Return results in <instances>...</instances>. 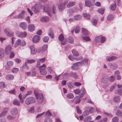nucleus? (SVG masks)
<instances>
[{
	"label": "nucleus",
	"mask_w": 122,
	"mask_h": 122,
	"mask_svg": "<svg viewBox=\"0 0 122 122\" xmlns=\"http://www.w3.org/2000/svg\"><path fill=\"white\" fill-rule=\"evenodd\" d=\"M54 10V6H53L52 9L51 6L49 5H45L43 8L44 11L46 12L50 17L51 14L55 13Z\"/></svg>",
	"instance_id": "nucleus-1"
},
{
	"label": "nucleus",
	"mask_w": 122,
	"mask_h": 122,
	"mask_svg": "<svg viewBox=\"0 0 122 122\" xmlns=\"http://www.w3.org/2000/svg\"><path fill=\"white\" fill-rule=\"evenodd\" d=\"M35 98L33 97H30L27 98L25 101V103L27 105H29L35 103L36 102Z\"/></svg>",
	"instance_id": "nucleus-2"
},
{
	"label": "nucleus",
	"mask_w": 122,
	"mask_h": 122,
	"mask_svg": "<svg viewBox=\"0 0 122 122\" xmlns=\"http://www.w3.org/2000/svg\"><path fill=\"white\" fill-rule=\"evenodd\" d=\"M83 63V61H81L74 64L71 67V69L74 70H77L79 68V66L82 65Z\"/></svg>",
	"instance_id": "nucleus-3"
},
{
	"label": "nucleus",
	"mask_w": 122,
	"mask_h": 122,
	"mask_svg": "<svg viewBox=\"0 0 122 122\" xmlns=\"http://www.w3.org/2000/svg\"><path fill=\"white\" fill-rule=\"evenodd\" d=\"M15 33L17 36L20 37H25L26 36L27 34L25 32H21L16 31L15 32Z\"/></svg>",
	"instance_id": "nucleus-4"
},
{
	"label": "nucleus",
	"mask_w": 122,
	"mask_h": 122,
	"mask_svg": "<svg viewBox=\"0 0 122 122\" xmlns=\"http://www.w3.org/2000/svg\"><path fill=\"white\" fill-rule=\"evenodd\" d=\"M4 32L7 36H13V32L11 31L10 30L6 28L5 29Z\"/></svg>",
	"instance_id": "nucleus-5"
},
{
	"label": "nucleus",
	"mask_w": 122,
	"mask_h": 122,
	"mask_svg": "<svg viewBox=\"0 0 122 122\" xmlns=\"http://www.w3.org/2000/svg\"><path fill=\"white\" fill-rule=\"evenodd\" d=\"M46 58L45 57H44L37 60L36 67L39 68L41 64L43 63L46 60Z\"/></svg>",
	"instance_id": "nucleus-6"
},
{
	"label": "nucleus",
	"mask_w": 122,
	"mask_h": 122,
	"mask_svg": "<svg viewBox=\"0 0 122 122\" xmlns=\"http://www.w3.org/2000/svg\"><path fill=\"white\" fill-rule=\"evenodd\" d=\"M93 2H91L89 0H86L85 1V5L86 6L90 7L94 5V0Z\"/></svg>",
	"instance_id": "nucleus-7"
},
{
	"label": "nucleus",
	"mask_w": 122,
	"mask_h": 122,
	"mask_svg": "<svg viewBox=\"0 0 122 122\" xmlns=\"http://www.w3.org/2000/svg\"><path fill=\"white\" fill-rule=\"evenodd\" d=\"M28 30L30 32H32L35 29V25L33 24H30L28 25Z\"/></svg>",
	"instance_id": "nucleus-8"
},
{
	"label": "nucleus",
	"mask_w": 122,
	"mask_h": 122,
	"mask_svg": "<svg viewBox=\"0 0 122 122\" xmlns=\"http://www.w3.org/2000/svg\"><path fill=\"white\" fill-rule=\"evenodd\" d=\"M19 26L23 30H25L27 28V24L25 22H22L20 23Z\"/></svg>",
	"instance_id": "nucleus-9"
},
{
	"label": "nucleus",
	"mask_w": 122,
	"mask_h": 122,
	"mask_svg": "<svg viewBox=\"0 0 122 122\" xmlns=\"http://www.w3.org/2000/svg\"><path fill=\"white\" fill-rule=\"evenodd\" d=\"M108 66L110 68L114 70L116 69L118 67L117 65L115 63H109L108 64Z\"/></svg>",
	"instance_id": "nucleus-10"
},
{
	"label": "nucleus",
	"mask_w": 122,
	"mask_h": 122,
	"mask_svg": "<svg viewBox=\"0 0 122 122\" xmlns=\"http://www.w3.org/2000/svg\"><path fill=\"white\" fill-rule=\"evenodd\" d=\"M11 47L10 45H8L5 48V51L6 54H9L10 52L11 51Z\"/></svg>",
	"instance_id": "nucleus-11"
},
{
	"label": "nucleus",
	"mask_w": 122,
	"mask_h": 122,
	"mask_svg": "<svg viewBox=\"0 0 122 122\" xmlns=\"http://www.w3.org/2000/svg\"><path fill=\"white\" fill-rule=\"evenodd\" d=\"M37 97H38L36 98L38 100V101L39 102L41 103L43 99V94L42 93L40 94H38V95L37 96Z\"/></svg>",
	"instance_id": "nucleus-12"
},
{
	"label": "nucleus",
	"mask_w": 122,
	"mask_h": 122,
	"mask_svg": "<svg viewBox=\"0 0 122 122\" xmlns=\"http://www.w3.org/2000/svg\"><path fill=\"white\" fill-rule=\"evenodd\" d=\"M40 37L36 35L33 37L32 41L34 43L38 42L40 39Z\"/></svg>",
	"instance_id": "nucleus-13"
},
{
	"label": "nucleus",
	"mask_w": 122,
	"mask_h": 122,
	"mask_svg": "<svg viewBox=\"0 0 122 122\" xmlns=\"http://www.w3.org/2000/svg\"><path fill=\"white\" fill-rule=\"evenodd\" d=\"M30 48L31 51V54L33 55L35 54L36 52V51L34 46L33 45H31L30 46Z\"/></svg>",
	"instance_id": "nucleus-14"
},
{
	"label": "nucleus",
	"mask_w": 122,
	"mask_h": 122,
	"mask_svg": "<svg viewBox=\"0 0 122 122\" xmlns=\"http://www.w3.org/2000/svg\"><path fill=\"white\" fill-rule=\"evenodd\" d=\"M49 18L47 16L43 17L41 18L40 20L42 22H46L48 21Z\"/></svg>",
	"instance_id": "nucleus-15"
},
{
	"label": "nucleus",
	"mask_w": 122,
	"mask_h": 122,
	"mask_svg": "<svg viewBox=\"0 0 122 122\" xmlns=\"http://www.w3.org/2000/svg\"><path fill=\"white\" fill-rule=\"evenodd\" d=\"M14 78V76L12 75L9 74L7 75L5 77L6 79L8 80H13Z\"/></svg>",
	"instance_id": "nucleus-16"
},
{
	"label": "nucleus",
	"mask_w": 122,
	"mask_h": 122,
	"mask_svg": "<svg viewBox=\"0 0 122 122\" xmlns=\"http://www.w3.org/2000/svg\"><path fill=\"white\" fill-rule=\"evenodd\" d=\"M40 74L43 75H45L47 73V71L46 70V69H39Z\"/></svg>",
	"instance_id": "nucleus-17"
},
{
	"label": "nucleus",
	"mask_w": 122,
	"mask_h": 122,
	"mask_svg": "<svg viewBox=\"0 0 122 122\" xmlns=\"http://www.w3.org/2000/svg\"><path fill=\"white\" fill-rule=\"evenodd\" d=\"M117 58V57L114 56H112L110 57L107 56V60L109 61H111L114 60Z\"/></svg>",
	"instance_id": "nucleus-18"
},
{
	"label": "nucleus",
	"mask_w": 122,
	"mask_h": 122,
	"mask_svg": "<svg viewBox=\"0 0 122 122\" xmlns=\"http://www.w3.org/2000/svg\"><path fill=\"white\" fill-rule=\"evenodd\" d=\"M80 99L78 96L76 97L73 99V101L75 102V104L79 103L80 101Z\"/></svg>",
	"instance_id": "nucleus-19"
},
{
	"label": "nucleus",
	"mask_w": 122,
	"mask_h": 122,
	"mask_svg": "<svg viewBox=\"0 0 122 122\" xmlns=\"http://www.w3.org/2000/svg\"><path fill=\"white\" fill-rule=\"evenodd\" d=\"M86 90L84 88H82L81 90H80V94L79 95V97L81 98L82 97L84 94Z\"/></svg>",
	"instance_id": "nucleus-20"
},
{
	"label": "nucleus",
	"mask_w": 122,
	"mask_h": 122,
	"mask_svg": "<svg viewBox=\"0 0 122 122\" xmlns=\"http://www.w3.org/2000/svg\"><path fill=\"white\" fill-rule=\"evenodd\" d=\"M69 76L72 77L76 79H78V78L77 75L75 73L72 72L69 74Z\"/></svg>",
	"instance_id": "nucleus-21"
},
{
	"label": "nucleus",
	"mask_w": 122,
	"mask_h": 122,
	"mask_svg": "<svg viewBox=\"0 0 122 122\" xmlns=\"http://www.w3.org/2000/svg\"><path fill=\"white\" fill-rule=\"evenodd\" d=\"M8 108L4 109L3 111L0 114V116L1 117L4 116L5 115L6 113L8 111Z\"/></svg>",
	"instance_id": "nucleus-22"
},
{
	"label": "nucleus",
	"mask_w": 122,
	"mask_h": 122,
	"mask_svg": "<svg viewBox=\"0 0 122 122\" xmlns=\"http://www.w3.org/2000/svg\"><path fill=\"white\" fill-rule=\"evenodd\" d=\"M10 112L11 114L13 115H15L18 113V111L16 108H14L12 109L11 110Z\"/></svg>",
	"instance_id": "nucleus-23"
},
{
	"label": "nucleus",
	"mask_w": 122,
	"mask_h": 122,
	"mask_svg": "<svg viewBox=\"0 0 122 122\" xmlns=\"http://www.w3.org/2000/svg\"><path fill=\"white\" fill-rule=\"evenodd\" d=\"M32 10L34 12L36 13L38 12L40 10L39 8L37 7L36 6L33 7L32 8Z\"/></svg>",
	"instance_id": "nucleus-24"
},
{
	"label": "nucleus",
	"mask_w": 122,
	"mask_h": 122,
	"mask_svg": "<svg viewBox=\"0 0 122 122\" xmlns=\"http://www.w3.org/2000/svg\"><path fill=\"white\" fill-rule=\"evenodd\" d=\"M76 4V2H69L67 5V7L68 8H70Z\"/></svg>",
	"instance_id": "nucleus-25"
},
{
	"label": "nucleus",
	"mask_w": 122,
	"mask_h": 122,
	"mask_svg": "<svg viewBox=\"0 0 122 122\" xmlns=\"http://www.w3.org/2000/svg\"><path fill=\"white\" fill-rule=\"evenodd\" d=\"M6 85L5 84V82H0V88L3 89L5 88Z\"/></svg>",
	"instance_id": "nucleus-26"
},
{
	"label": "nucleus",
	"mask_w": 122,
	"mask_h": 122,
	"mask_svg": "<svg viewBox=\"0 0 122 122\" xmlns=\"http://www.w3.org/2000/svg\"><path fill=\"white\" fill-rule=\"evenodd\" d=\"M71 52L74 56H79V54L78 52L74 49L72 50Z\"/></svg>",
	"instance_id": "nucleus-27"
},
{
	"label": "nucleus",
	"mask_w": 122,
	"mask_h": 122,
	"mask_svg": "<svg viewBox=\"0 0 122 122\" xmlns=\"http://www.w3.org/2000/svg\"><path fill=\"white\" fill-rule=\"evenodd\" d=\"M108 80V78L107 76H104L101 79V81L103 82H105Z\"/></svg>",
	"instance_id": "nucleus-28"
},
{
	"label": "nucleus",
	"mask_w": 122,
	"mask_h": 122,
	"mask_svg": "<svg viewBox=\"0 0 122 122\" xmlns=\"http://www.w3.org/2000/svg\"><path fill=\"white\" fill-rule=\"evenodd\" d=\"M74 19L77 20H80L81 18V16L79 14L76 15L74 16Z\"/></svg>",
	"instance_id": "nucleus-29"
},
{
	"label": "nucleus",
	"mask_w": 122,
	"mask_h": 122,
	"mask_svg": "<svg viewBox=\"0 0 122 122\" xmlns=\"http://www.w3.org/2000/svg\"><path fill=\"white\" fill-rule=\"evenodd\" d=\"M82 32L83 35L84 36H86L89 34V32H88L87 30L85 29H82Z\"/></svg>",
	"instance_id": "nucleus-30"
},
{
	"label": "nucleus",
	"mask_w": 122,
	"mask_h": 122,
	"mask_svg": "<svg viewBox=\"0 0 122 122\" xmlns=\"http://www.w3.org/2000/svg\"><path fill=\"white\" fill-rule=\"evenodd\" d=\"M13 103L14 105L18 106H19L20 105L19 101L16 99H15L14 100Z\"/></svg>",
	"instance_id": "nucleus-31"
},
{
	"label": "nucleus",
	"mask_w": 122,
	"mask_h": 122,
	"mask_svg": "<svg viewBox=\"0 0 122 122\" xmlns=\"http://www.w3.org/2000/svg\"><path fill=\"white\" fill-rule=\"evenodd\" d=\"M4 50L2 49H0V57L3 56L4 55Z\"/></svg>",
	"instance_id": "nucleus-32"
},
{
	"label": "nucleus",
	"mask_w": 122,
	"mask_h": 122,
	"mask_svg": "<svg viewBox=\"0 0 122 122\" xmlns=\"http://www.w3.org/2000/svg\"><path fill=\"white\" fill-rule=\"evenodd\" d=\"M116 7V3L115 2L114 4L112 5H111L110 9L114 11L115 10Z\"/></svg>",
	"instance_id": "nucleus-33"
},
{
	"label": "nucleus",
	"mask_w": 122,
	"mask_h": 122,
	"mask_svg": "<svg viewBox=\"0 0 122 122\" xmlns=\"http://www.w3.org/2000/svg\"><path fill=\"white\" fill-rule=\"evenodd\" d=\"M36 61L34 59H32V60H28L27 62H25V66H26V63H28L30 64H31L32 63H34Z\"/></svg>",
	"instance_id": "nucleus-34"
},
{
	"label": "nucleus",
	"mask_w": 122,
	"mask_h": 122,
	"mask_svg": "<svg viewBox=\"0 0 122 122\" xmlns=\"http://www.w3.org/2000/svg\"><path fill=\"white\" fill-rule=\"evenodd\" d=\"M65 7V5L63 3H61L58 6V8L60 10H61L64 9Z\"/></svg>",
	"instance_id": "nucleus-35"
},
{
	"label": "nucleus",
	"mask_w": 122,
	"mask_h": 122,
	"mask_svg": "<svg viewBox=\"0 0 122 122\" xmlns=\"http://www.w3.org/2000/svg\"><path fill=\"white\" fill-rule=\"evenodd\" d=\"M81 37L83 40L86 41H88L90 40V39L88 36H82Z\"/></svg>",
	"instance_id": "nucleus-36"
},
{
	"label": "nucleus",
	"mask_w": 122,
	"mask_h": 122,
	"mask_svg": "<svg viewBox=\"0 0 122 122\" xmlns=\"http://www.w3.org/2000/svg\"><path fill=\"white\" fill-rule=\"evenodd\" d=\"M113 99L114 101L116 102H119L120 100V98L119 96H116Z\"/></svg>",
	"instance_id": "nucleus-37"
},
{
	"label": "nucleus",
	"mask_w": 122,
	"mask_h": 122,
	"mask_svg": "<svg viewBox=\"0 0 122 122\" xmlns=\"http://www.w3.org/2000/svg\"><path fill=\"white\" fill-rule=\"evenodd\" d=\"M24 14V12L22 11L20 14L19 15L17 16V18L19 19L22 18L23 17Z\"/></svg>",
	"instance_id": "nucleus-38"
},
{
	"label": "nucleus",
	"mask_w": 122,
	"mask_h": 122,
	"mask_svg": "<svg viewBox=\"0 0 122 122\" xmlns=\"http://www.w3.org/2000/svg\"><path fill=\"white\" fill-rule=\"evenodd\" d=\"M67 85H68V87L70 88H72L74 86L73 83L71 82H67Z\"/></svg>",
	"instance_id": "nucleus-39"
},
{
	"label": "nucleus",
	"mask_w": 122,
	"mask_h": 122,
	"mask_svg": "<svg viewBox=\"0 0 122 122\" xmlns=\"http://www.w3.org/2000/svg\"><path fill=\"white\" fill-rule=\"evenodd\" d=\"M13 64V62L12 61H8L7 62V65L9 67L12 66Z\"/></svg>",
	"instance_id": "nucleus-40"
},
{
	"label": "nucleus",
	"mask_w": 122,
	"mask_h": 122,
	"mask_svg": "<svg viewBox=\"0 0 122 122\" xmlns=\"http://www.w3.org/2000/svg\"><path fill=\"white\" fill-rule=\"evenodd\" d=\"M66 97L69 99H72L74 97L73 95L71 93L68 94L66 96Z\"/></svg>",
	"instance_id": "nucleus-41"
},
{
	"label": "nucleus",
	"mask_w": 122,
	"mask_h": 122,
	"mask_svg": "<svg viewBox=\"0 0 122 122\" xmlns=\"http://www.w3.org/2000/svg\"><path fill=\"white\" fill-rule=\"evenodd\" d=\"M122 89H119L117 90H116L115 92V94H118L119 95H122Z\"/></svg>",
	"instance_id": "nucleus-42"
},
{
	"label": "nucleus",
	"mask_w": 122,
	"mask_h": 122,
	"mask_svg": "<svg viewBox=\"0 0 122 122\" xmlns=\"http://www.w3.org/2000/svg\"><path fill=\"white\" fill-rule=\"evenodd\" d=\"M80 30V28L79 26L77 25L75 29V32L76 33H79Z\"/></svg>",
	"instance_id": "nucleus-43"
},
{
	"label": "nucleus",
	"mask_w": 122,
	"mask_h": 122,
	"mask_svg": "<svg viewBox=\"0 0 122 122\" xmlns=\"http://www.w3.org/2000/svg\"><path fill=\"white\" fill-rule=\"evenodd\" d=\"M48 34L49 36L51 38H53V32L51 30H50L48 32Z\"/></svg>",
	"instance_id": "nucleus-44"
},
{
	"label": "nucleus",
	"mask_w": 122,
	"mask_h": 122,
	"mask_svg": "<svg viewBox=\"0 0 122 122\" xmlns=\"http://www.w3.org/2000/svg\"><path fill=\"white\" fill-rule=\"evenodd\" d=\"M119 120L118 117H114L112 119L113 122H118Z\"/></svg>",
	"instance_id": "nucleus-45"
},
{
	"label": "nucleus",
	"mask_w": 122,
	"mask_h": 122,
	"mask_svg": "<svg viewBox=\"0 0 122 122\" xmlns=\"http://www.w3.org/2000/svg\"><path fill=\"white\" fill-rule=\"evenodd\" d=\"M52 113L50 110L47 111L45 113V115L46 117H48L51 115Z\"/></svg>",
	"instance_id": "nucleus-46"
},
{
	"label": "nucleus",
	"mask_w": 122,
	"mask_h": 122,
	"mask_svg": "<svg viewBox=\"0 0 122 122\" xmlns=\"http://www.w3.org/2000/svg\"><path fill=\"white\" fill-rule=\"evenodd\" d=\"M83 15L85 18L88 19H90V16L89 15L87 14L86 13H83Z\"/></svg>",
	"instance_id": "nucleus-47"
},
{
	"label": "nucleus",
	"mask_w": 122,
	"mask_h": 122,
	"mask_svg": "<svg viewBox=\"0 0 122 122\" xmlns=\"http://www.w3.org/2000/svg\"><path fill=\"white\" fill-rule=\"evenodd\" d=\"M21 40L20 39H18L15 42V46L16 47L21 44Z\"/></svg>",
	"instance_id": "nucleus-48"
},
{
	"label": "nucleus",
	"mask_w": 122,
	"mask_h": 122,
	"mask_svg": "<svg viewBox=\"0 0 122 122\" xmlns=\"http://www.w3.org/2000/svg\"><path fill=\"white\" fill-rule=\"evenodd\" d=\"M68 41L69 43H72L73 42V38L71 37H69L68 38Z\"/></svg>",
	"instance_id": "nucleus-49"
},
{
	"label": "nucleus",
	"mask_w": 122,
	"mask_h": 122,
	"mask_svg": "<svg viewBox=\"0 0 122 122\" xmlns=\"http://www.w3.org/2000/svg\"><path fill=\"white\" fill-rule=\"evenodd\" d=\"M116 115L118 116H122V112L118 110L116 113Z\"/></svg>",
	"instance_id": "nucleus-50"
},
{
	"label": "nucleus",
	"mask_w": 122,
	"mask_h": 122,
	"mask_svg": "<svg viewBox=\"0 0 122 122\" xmlns=\"http://www.w3.org/2000/svg\"><path fill=\"white\" fill-rule=\"evenodd\" d=\"M49 39V37L48 36L44 37L43 38V41L45 42H48Z\"/></svg>",
	"instance_id": "nucleus-51"
},
{
	"label": "nucleus",
	"mask_w": 122,
	"mask_h": 122,
	"mask_svg": "<svg viewBox=\"0 0 122 122\" xmlns=\"http://www.w3.org/2000/svg\"><path fill=\"white\" fill-rule=\"evenodd\" d=\"M100 42L101 43H103L105 41L106 38L105 37L100 36Z\"/></svg>",
	"instance_id": "nucleus-52"
},
{
	"label": "nucleus",
	"mask_w": 122,
	"mask_h": 122,
	"mask_svg": "<svg viewBox=\"0 0 122 122\" xmlns=\"http://www.w3.org/2000/svg\"><path fill=\"white\" fill-rule=\"evenodd\" d=\"M47 45L45 44L42 47V51H46L47 49Z\"/></svg>",
	"instance_id": "nucleus-53"
},
{
	"label": "nucleus",
	"mask_w": 122,
	"mask_h": 122,
	"mask_svg": "<svg viewBox=\"0 0 122 122\" xmlns=\"http://www.w3.org/2000/svg\"><path fill=\"white\" fill-rule=\"evenodd\" d=\"M59 39L60 41L64 40V36L62 34H61L59 37Z\"/></svg>",
	"instance_id": "nucleus-54"
},
{
	"label": "nucleus",
	"mask_w": 122,
	"mask_h": 122,
	"mask_svg": "<svg viewBox=\"0 0 122 122\" xmlns=\"http://www.w3.org/2000/svg\"><path fill=\"white\" fill-rule=\"evenodd\" d=\"M113 18V15H110L108 16L107 17V19L108 20H110L112 19Z\"/></svg>",
	"instance_id": "nucleus-55"
},
{
	"label": "nucleus",
	"mask_w": 122,
	"mask_h": 122,
	"mask_svg": "<svg viewBox=\"0 0 122 122\" xmlns=\"http://www.w3.org/2000/svg\"><path fill=\"white\" fill-rule=\"evenodd\" d=\"M19 71L18 69L17 68H14L11 70V72L13 73H16L17 72Z\"/></svg>",
	"instance_id": "nucleus-56"
},
{
	"label": "nucleus",
	"mask_w": 122,
	"mask_h": 122,
	"mask_svg": "<svg viewBox=\"0 0 122 122\" xmlns=\"http://www.w3.org/2000/svg\"><path fill=\"white\" fill-rule=\"evenodd\" d=\"M97 11L102 14H103L104 12V10L102 8H101L98 9Z\"/></svg>",
	"instance_id": "nucleus-57"
},
{
	"label": "nucleus",
	"mask_w": 122,
	"mask_h": 122,
	"mask_svg": "<svg viewBox=\"0 0 122 122\" xmlns=\"http://www.w3.org/2000/svg\"><path fill=\"white\" fill-rule=\"evenodd\" d=\"M89 113V112L88 111L86 110L83 112V115L84 116H86L88 115Z\"/></svg>",
	"instance_id": "nucleus-58"
},
{
	"label": "nucleus",
	"mask_w": 122,
	"mask_h": 122,
	"mask_svg": "<svg viewBox=\"0 0 122 122\" xmlns=\"http://www.w3.org/2000/svg\"><path fill=\"white\" fill-rule=\"evenodd\" d=\"M100 36H98L95 38V41L96 43L99 42H100Z\"/></svg>",
	"instance_id": "nucleus-59"
},
{
	"label": "nucleus",
	"mask_w": 122,
	"mask_h": 122,
	"mask_svg": "<svg viewBox=\"0 0 122 122\" xmlns=\"http://www.w3.org/2000/svg\"><path fill=\"white\" fill-rule=\"evenodd\" d=\"M9 54H10V57L11 58H13L15 56L14 53L12 51L10 52Z\"/></svg>",
	"instance_id": "nucleus-60"
},
{
	"label": "nucleus",
	"mask_w": 122,
	"mask_h": 122,
	"mask_svg": "<svg viewBox=\"0 0 122 122\" xmlns=\"http://www.w3.org/2000/svg\"><path fill=\"white\" fill-rule=\"evenodd\" d=\"M73 92L76 94H78L80 92V90L79 89H77L74 90Z\"/></svg>",
	"instance_id": "nucleus-61"
},
{
	"label": "nucleus",
	"mask_w": 122,
	"mask_h": 122,
	"mask_svg": "<svg viewBox=\"0 0 122 122\" xmlns=\"http://www.w3.org/2000/svg\"><path fill=\"white\" fill-rule=\"evenodd\" d=\"M47 69L48 71L50 73H53V71L52 70L51 68L50 67H47Z\"/></svg>",
	"instance_id": "nucleus-62"
},
{
	"label": "nucleus",
	"mask_w": 122,
	"mask_h": 122,
	"mask_svg": "<svg viewBox=\"0 0 122 122\" xmlns=\"http://www.w3.org/2000/svg\"><path fill=\"white\" fill-rule=\"evenodd\" d=\"M18 97L20 100L21 102V103H22L24 102V100L22 99V96L21 93H20L19 94Z\"/></svg>",
	"instance_id": "nucleus-63"
},
{
	"label": "nucleus",
	"mask_w": 122,
	"mask_h": 122,
	"mask_svg": "<svg viewBox=\"0 0 122 122\" xmlns=\"http://www.w3.org/2000/svg\"><path fill=\"white\" fill-rule=\"evenodd\" d=\"M29 112L31 113H33L34 112V108L33 107H32L29 110Z\"/></svg>",
	"instance_id": "nucleus-64"
}]
</instances>
